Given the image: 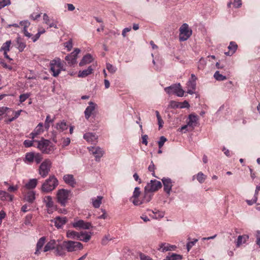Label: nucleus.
Listing matches in <instances>:
<instances>
[{"instance_id":"32","label":"nucleus","mask_w":260,"mask_h":260,"mask_svg":"<svg viewBox=\"0 0 260 260\" xmlns=\"http://www.w3.org/2000/svg\"><path fill=\"white\" fill-rule=\"evenodd\" d=\"M17 48L20 52H22L26 47L25 43L24 42L20 37L17 38Z\"/></svg>"},{"instance_id":"22","label":"nucleus","mask_w":260,"mask_h":260,"mask_svg":"<svg viewBox=\"0 0 260 260\" xmlns=\"http://www.w3.org/2000/svg\"><path fill=\"white\" fill-rule=\"evenodd\" d=\"M67 222V219L66 217H60L58 216L54 219V225L57 229L61 228Z\"/></svg>"},{"instance_id":"44","label":"nucleus","mask_w":260,"mask_h":260,"mask_svg":"<svg viewBox=\"0 0 260 260\" xmlns=\"http://www.w3.org/2000/svg\"><path fill=\"white\" fill-rule=\"evenodd\" d=\"M198 240L197 239H194L193 241L188 242L186 244V248L187 251L188 252L190 249L192 248L193 246L195 245V244L198 242Z\"/></svg>"},{"instance_id":"26","label":"nucleus","mask_w":260,"mask_h":260,"mask_svg":"<svg viewBox=\"0 0 260 260\" xmlns=\"http://www.w3.org/2000/svg\"><path fill=\"white\" fill-rule=\"evenodd\" d=\"M188 119L189 121L187 122L188 125L189 126H191L193 128L196 126L197 123L198 117L197 115L194 114H190L189 115Z\"/></svg>"},{"instance_id":"27","label":"nucleus","mask_w":260,"mask_h":260,"mask_svg":"<svg viewBox=\"0 0 260 260\" xmlns=\"http://www.w3.org/2000/svg\"><path fill=\"white\" fill-rule=\"evenodd\" d=\"M35 153L28 152L25 154L23 161L27 164H32L34 161Z\"/></svg>"},{"instance_id":"53","label":"nucleus","mask_w":260,"mask_h":260,"mask_svg":"<svg viewBox=\"0 0 260 260\" xmlns=\"http://www.w3.org/2000/svg\"><path fill=\"white\" fill-rule=\"evenodd\" d=\"M148 169L150 172H152V176L156 177V176L155 175V173H154L155 166L152 161H151V164L149 165V166L148 167Z\"/></svg>"},{"instance_id":"2","label":"nucleus","mask_w":260,"mask_h":260,"mask_svg":"<svg viewBox=\"0 0 260 260\" xmlns=\"http://www.w3.org/2000/svg\"><path fill=\"white\" fill-rule=\"evenodd\" d=\"M54 249V254L56 256H64L65 252L62 250V247L61 244H57L56 241L55 240H51L48 242L43 248V252H46L48 251Z\"/></svg>"},{"instance_id":"6","label":"nucleus","mask_w":260,"mask_h":260,"mask_svg":"<svg viewBox=\"0 0 260 260\" xmlns=\"http://www.w3.org/2000/svg\"><path fill=\"white\" fill-rule=\"evenodd\" d=\"M165 91L169 94H175L178 96L182 97L184 95V91L181 87L180 83L174 84L165 88Z\"/></svg>"},{"instance_id":"33","label":"nucleus","mask_w":260,"mask_h":260,"mask_svg":"<svg viewBox=\"0 0 260 260\" xmlns=\"http://www.w3.org/2000/svg\"><path fill=\"white\" fill-rule=\"evenodd\" d=\"M248 236L246 235L239 236L236 243L237 247H239L242 243H245L246 241L248 239Z\"/></svg>"},{"instance_id":"19","label":"nucleus","mask_w":260,"mask_h":260,"mask_svg":"<svg viewBox=\"0 0 260 260\" xmlns=\"http://www.w3.org/2000/svg\"><path fill=\"white\" fill-rule=\"evenodd\" d=\"M83 138L88 142L95 144L98 142V136L92 133H87L83 136Z\"/></svg>"},{"instance_id":"16","label":"nucleus","mask_w":260,"mask_h":260,"mask_svg":"<svg viewBox=\"0 0 260 260\" xmlns=\"http://www.w3.org/2000/svg\"><path fill=\"white\" fill-rule=\"evenodd\" d=\"M176 248V246L175 245L167 243H161L158 245L157 250L162 252H165L168 251L174 250Z\"/></svg>"},{"instance_id":"3","label":"nucleus","mask_w":260,"mask_h":260,"mask_svg":"<svg viewBox=\"0 0 260 260\" xmlns=\"http://www.w3.org/2000/svg\"><path fill=\"white\" fill-rule=\"evenodd\" d=\"M61 246L62 247V250L64 249L69 252L81 250L83 248L81 243L71 240L63 241Z\"/></svg>"},{"instance_id":"28","label":"nucleus","mask_w":260,"mask_h":260,"mask_svg":"<svg viewBox=\"0 0 260 260\" xmlns=\"http://www.w3.org/2000/svg\"><path fill=\"white\" fill-rule=\"evenodd\" d=\"M92 56L90 54H87L83 57L79 63V66H83L86 64L92 62Z\"/></svg>"},{"instance_id":"50","label":"nucleus","mask_w":260,"mask_h":260,"mask_svg":"<svg viewBox=\"0 0 260 260\" xmlns=\"http://www.w3.org/2000/svg\"><path fill=\"white\" fill-rule=\"evenodd\" d=\"M20 25L23 26V30H26L30 25V22L27 20L22 21L20 22Z\"/></svg>"},{"instance_id":"15","label":"nucleus","mask_w":260,"mask_h":260,"mask_svg":"<svg viewBox=\"0 0 260 260\" xmlns=\"http://www.w3.org/2000/svg\"><path fill=\"white\" fill-rule=\"evenodd\" d=\"M161 181L164 185V191L169 195L173 186L172 180L169 178H163Z\"/></svg>"},{"instance_id":"14","label":"nucleus","mask_w":260,"mask_h":260,"mask_svg":"<svg viewBox=\"0 0 260 260\" xmlns=\"http://www.w3.org/2000/svg\"><path fill=\"white\" fill-rule=\"evenodd\" d=\"M72 225L75 228H79L84 230H88L92 228L90 222H85L82 219L74 222L72 223Z\"/></svg>"},{"instance_id":"56","label":"nucleus","mask_w":260,"mask_h":260,"mask_svg":"<svg viewBox=\"0 0 260 260\" xmlns=\"http://www.w3.org/2000/svg\"><path fill=\"white\" fill-rule=\"evenodd\" d=\"M64 46L67 48L68 51H70L73 47L72 41L70 40L66 42Z\"/></svg>"},{"instance_id":"39","label":"nucleus","mask_w":260,"mask_h":260,"mask_svg":"<svg viewBox=\"0 0 260 260\" xmlns=\"http://www.w3.org/2000/svg\"><path fill=\"white\" fill-rule=\"evenodd\" d=\"M11 44V41H7L6 42L3 44L1 47V50H3L4 52H8L10 50V47Z\"/></svg>"},{"instance_id":"10","label":"nucleus","mask_w":260,"mask_h":260,"mask_svg":"<svg viewBox=\"0 0 260 260\" xmlns=\"http://www.w3.org/2000/svg\"><path fill=\"white\" fill-rule=\"evenodd\" d=\"M162 184L159 181L156 180H151L149 183H148L145 187L146 191L154 192L161 188Z\"/></svg>"},{"instance_id":"55","label":"nucleus","mask_w":260,"mask_h":260,"mask_svg":"<svg viewBox=\"0 0 260 260\" xmlns=\"http://www.w3.org/2000/svg\"><path fill=\"white\" fill-rule=\"evenodd\" d=\"M233 6L235 8H239L242 6V1L241 0H234V3H233Z\"/></svg>"},{"instance_id":"46","label":"nucleus","mask_w":260,"mask_h":260,"mask_svg":"<svg viewBox=\"0 0 260 260\" xmlns=\"http://www.w3.org/2000/svg\"><path fill=\"white\" fill-rule=\"evenodd\" d=\"M106 68L111 73H114L116 71V68L109 63L106 64Z\"/></svg>"},{"instance_id":"41","label":"nucleus","mask_w":260,"mask_h":260,"mask_svg":"<svg viewBox=\"0 0 260 260\" xmlns=\"http://www.w3.org/2000/svg\"><path fill=\"white\" fill-rule=\"evenodd\" d=\"M54 119H51L50 115H48L46 118L44 123L45 128L48 129L50 127V123H52Z\"/></svg>"},{"instance_id":"43","label":"nucleus","mask_w":260,"mask_h":260,"mask_svg":"<svg viewBox=\"0 0 260 260\" xmlns=\"http://www.w3.org/2000/svg\"><path fill=\"white\" fill-rule=\"evenodd\" d=\"M30 93H26L24 94H20L19 96V102L20 103L24 102L25 100H26L30 96Z\"/></svg>"},{"instance_id":"25","label":"nucleus","mask_w":260,"mask_h":260,"mask_svg":"<svg viewBox=\"0 0 260 260\" xmlns=\"http://www.w3.org/2000/svg\"><path fill=\"white\" fill-rule=\"evenodd\" d=\"M238 46L235 42H231L228 49H229V52H225V54L228 56L232 55L237 50Z\"/></svg>"},{"instance_id":"21","label":"nucleus","mask_w":260,"mask_h":260,"mask_svg":"<svg viewBox=\"0 0 260 260\" xmlns=\"http://www.w3.org/2000/svg\"><path fill=\"white\" fill-rule=\"evenodd\" d=\"M96 105L92 102H90L89 106L86 108L84 111L85 117L86 119H88L90 116L91 115L93 111L95 108Z\"/></svg>"},{"instance_id":"5","label":"nucleus","mask_w":260,"mask_h":260,"mask_svg":"<svg viewBox=\"0 0 260 260\" xmlns=\"http://www.w3.org/2000/svg\"><path fill=\"white\" fill-rule=\"evenodd\" d=\"M50 70L53 73L52 76L57 77L63 70V64L59 58H55L50 61Z\"/></svg>"},{"instance_id":"49","label":"nucleus","mask_w":260,"mask_h":260,"mask_svg":"<svg viewBox=\"0 0 260 260\" xmlns=\"http://www.w3.org/2000/svg\"><path fill=\"white\" fill-rule=\"evenodd\" d=\"M43 159V157L41 154L40 153H35V157L34 160L36 161L37 164H39L42 160Z\"/></svg>"},{"instance_id":"60","label":"nucleus","mask_w":260,"mask_h":260,"mask_svg":"<svg viewBox=\"0 0 260 260\" xmlns=\"http://www.w3.org/2000/svg\"><path fill=\"white\" fill-rule=\"evenodd\" d=\"M43 34V32H38L34 36L31 37V39L34 42H35L37 40H38L40 37L41 34Z\"/></svg>"},{"instance_id":"63","label":"nucleus","mask_w":260,"mask_h":260,"mask_svg":"<svg viewBox=\"0 0 260 260\" xmlns=\"http://www.w3.org/2000/svg\"><path fill=\"white\" fill-rule=\"evenodd\" d=\"M256 243L260 247V231H257L256 232Z\"/></svg>"},{"instance_id":"30","label":"nucleus","mask_w":260,"mask_h":260,"mask_svg":"<svg viewBox=\"0 0 260 260\" xmlns=\"http://www.w3.org/2000/svg\"><path fill=\"white\" fill-rule=\"evenodd\" d=\"M92 71L93 69L92 68L91 66H89L87 69L84 70L82 71H79L78 74V77L81 78L85 77L88 75L91 74L92 72Z\"/></svg>"},{"instance_id":"48","label":"nucleus","mask_w":260,"mask_h":260,"mask_svg":"<svg viewBox=\"0 0 260 260\" xmlns=\"http://www.w3.org/2000/svg\"><path fill=\"white\" fill-rule=\"evenodd\" d=\"M8 193L5 191L0 190V200L1 201H5L7 199Z\"/></svg>"},{"instance_id":"13","label":"nucleus","mask_w":260,"mask_h":260,"mask_svg":"<svg viewBox=\"0 0 260 260\" xmlns=\"http://www.w3.org/2000/svg\"><path fill=\"white\" fill-rule=\"evenodd\" d=\"M80 50L76 48L71 54L66 56L65 59L70 66L73 65L77 62V55L80 53Z\"/></svg>"},{"instance_id":"36","label":"nucleus","mask_w":260,"mask_h":260,"mask_svg":"<svg viewBox=\"0 0 260 260\" xmlns=\"http://www.w3.org/2000/svg\"><path fill=\"white\" fill-rule=\"evenodd\" d=\"M80 233L72 230H68L67 232V237L69 238L78 239Z\"/></svg>"},{"instance_id":"51","label":"nucleus","mask_w":260,"mask_h":260,"mask_svg":"<svg viewBox=\"0 0 260 260\" xmlns=\"http://www.w3.org/2000/svg\"><path fill=\"white\" fill-rule=\"evenodd\" d=\"M187 88H191L192 89H196V82L194 81H190L189 80L187 84Z\"/></svg>"},{"instance_id":"59","label":"nucleus","mask_w":260,"mask_h":260,"mask_svg":"<svg viewBox=\"0 0 260 260\" xmlns=\"http://www.w3.org/2000/svg\"><path fill=\"white\" fill-rule=\"evenodd\" d=\"M18 187H19L17 185L15 186L11 185L8 187V190L10 192H14L18 189Z\"/></svg>"},{"instance_id":"34","label":"nucleus","mask_w":260,"mask_h":260,"mask_svg":"<svg viewBox=\"0 0 260 260\" xmlns=\"http://www.w3.org/2000/svg\"><path fill=\"white\" fill-rule=\"evenodd\" d=\"M56 128L59 132H63V131L67 129L68 126L66 122L64 121H62L56 123Z\"/></svg>"},{"instance_id":"11","label":"nucleus","mask_w":260,"mask_h":260,"mask_svg":"<svg viewBox=\"0 0 260 260\" xmlns=\"http://www.w3.org/2000/svg\"><path fill=\"white\" fill-rule=\"evenodd\" d=\"M43 202L45 204L47 208V212L49 214L53 213L55 210V206L50 196H45L43 199Z\"/></svg>"},{"instance_id":"35","label":"nucleus","mask_w":260,"mask_h":260,"mask_svg":"<svg viewBox=\"0 0 260 260\" xmlns=\"http://www.w3.org/2000/svg\"><path fill=\"white\" fill-rule=\"evenodd\" d=\"M182 259V256L181 255L176 253H172L171 255L167 256L166 258L163 260H180Z\"/></svg>"},{"instance_id":"7","label":"nucleus","mask_w":260,"mask_h":260,"mask_svg":"<svg viewBox=\"0 0 260 260\" xmlns=\"http://www.w3.org/2000/svg\"><path fill=\"white\" fill-rule=\"evenodd\" d=\"M52 166V162L50 159H47L44 160L40 165L39 168V173L43 177H46L49 174Z\"/></svg>"},{"instance_id":"40","label":"nucleus","mask_w":260,"mask_h":260,"mask_svg":"<svg viewBox=\"0 0 260 260\" xmlns=\"http://www.w3.org/2000/svg\"><path fill=\"white\" fill-rule=\"evenodd\" d=\"M214 77L216 80L223 81L226 79L225 76H223L219 73V71H216L214 74Z\"/></svg>"},{"instance_id":"37","label":"nucleus","mask_w":260,"mask_h":260,"mask_svg":"<svg viewBox=\"0 0 260 260\" xmlns=\"http://www.w3.org/2000/svg\"><path fill=\"white\" fill-rule=\"evenodd\" d=\"M38 183V180L36 179H30L27 183L26 184L25 186L28 189H33L36 187Z\"/></svg>"},{"instance_id":"62","label":"nucleus","mask_w":260,"mask_h":260,"mask_svg":"<svg viewBox=\"0 0 260 260\" xmlns=\"http://www.w3.org/2000/svg\"><path fill=\"white\" fill-rule=\"evenodd\" d=\"M10 110V109L6 107H0V116L3 115L7 110Z\"/></svg>"},{"instance_id":"58","label":"nucleus","mask_w":260,"mask_h":260,"mask_svg":"<svg viewBox=\"0 0 260 260\" xmlns=\"http://www.w3.org/2000/svg\"><path fill=\"white\" fill-rule=\"evenodd\" d=\"M257 200V197L254 196V197L252 200H247L246 202L248 204V205H252L253 204L255 203L256 202Z\"/></svg>"},{"instance_id":"38","label":"nucleus","mask_w":260,"mask_h":260,"mask_svg":"<svg viewBox=\"0 0 260 260\" xmlns=\"http://www.w3.org/2000/svg\"><path fill=\"white\" fill-rule=\"evenodd\" d=\"M149 192H151L146 191L145 189L143 199L142 201H140V202H142V204H143L144 203L149 202L151 200L152 196L151 194H150Z\"/></svg>"},{"instance_id":"24","label":"nucleus","mask_w":260,"mask_h":260,"mask_svg":"<svg viewBox=\"0 0 260 260\" xmlns=\"http://www.w3.org/2000/svg\"><path fill=\"white\" fill-rule=\"evenodd\" d=\"M43 126V124L42 123H39V124L36 126L33 132L30 134L31 138L34 139L37 136L41 134L42 132H43L44 131Z\"/></svg>"},{"instance_id":"4","label":"nucleus","mask_w":260,"mask_h":260,"mask_svg":"<svg viewBox=\"0 0 260 260\" xmlns=\"http://www.w3.org/2000/svg\"><path fill=\"white\" fill-rule=\"evenodd\" d=\"M37 143V147L44 153L50 154L54 150V146L52 143L44 139L41 141H36Z\"/></svg>"},{"instance_id":"42","label":"nucleus","mask_w":260,"mask_h":260,"mask_svg":"<svg viewBox=\"0 0 260 260\" xmlns=\"http://www.w3.org/2000/svg\"><path fill=\"white\" fill-rule=\"evenodd\" d=\"M206 176L202 172H199L197 175V179L198 181L201 183H202L203 182H204V181L206 179Z\"/></svg>"},{"instance_id":"64","label":"nucleus","mask_w":260,"mask_h":260,"mask_svg":"<svg viewBox=\"0 0 260 260\" xmlns=\"http://www.w3.org/2000/svg\"><path fill=\"white\" fill-rule=\"evenodd\" d=\"M101 210H102V212H103V214H102V215H100V216H99L98 217V218H100V219H106V218H107V213H106V210H105L103 209H101Z\"/></svg>"},{"instance_id":"31","label":"nucleus","mask_w":260,"mask_h":260,"mask_svg":"<svg viewBox=\"0 0 260 260\" xmlns=\"http://www.w3.org/2000/svg\"><path fill=\"white\" fill-rule=\"evenodd\" d=\"M91 238V236L89 235L87 232H81L80 233L79 236L78 237V239L87 242H88Z\"/></svg>"},{"instance_id":"8","label":"nucleus","mask_w":260,"mask_h":260,"mask_svg":"<svg viewBox=\"0 0 260 260\" xmlns=\"http://www.w3.org/2000/svg\"><path fill=\"white\" fill-rule=\"evenodd\" d=\"M179 31V40L180 41H186L192 35V30L187 23L183 24L180 27Z\"/></svg>"},{"instance_id":"12","label":"nucleus","mask_w":260,"mask_h":260,"mask_svg":"<svg viewBox=\"0 0 260 260\" xmlns=\"http://www.w3.org/2000/svg\"><path fill=\"white\" fill-rule=\"evenodd\" d=\"M89 151L94 155L96 161H99L104 153V150L99 147L90 146L87 148Z\"/></svg>"},{"instance_id":"61","label":"nucleus","mask_w":260,"mask_h":260,"mask_svg":"<svg viewBox=\"0 0 260 260\" xmlns=\"http://www.w3.org/2000/svg\"><path fill=\"white\" fill-rule=\"evenodd\" d=\"M169 107L172 108H176L178 107V103L175 101H171L170 102Z\"/></svg>"},{"instance_id":"20","label":"nucleus","mask_w":260,"mask_h":260,"mask_svg":"<svg viewBox=\"0 0 260 260\" xmlns=\"http://www.w3.org/2000/svg\"><path fill=\"white\" fill-rule=\"evenodd\" d=\"M46 237H42L38 241L36 245V249L35 252V254L39 255L41 253V250L43 248V246L46 242Z\"/></svg>"},{"instance_id":"1","label":"nucleus","mask_w":260,"mask_h":260,"mask_svg":"<svg viewBox=\"0 0 260 260\" xmlns=\"http://www.w3.org/2000/svg\"><path fill=\"white\" fill-rule=\"evenodd\" d=\"M58 185V181L54 175L50 176L42 184L41 191L49 193L53 191Z\"/></svg>"},{"instance_id":"23","label":"nucleus","mask_w":260,"mask_h":260,"mask_svg":"<svg viewBox=\"0 0 260 260\" xmlns=\"http://www.w3.org/2000/svg\"><path fill=\"white\" fill-rule=\"evenodd\" d=\"M35 199V192L32 190L28 191L24 196V200L31 204L34 202Z\"/></svg>"},{"instance_id":"29","label":"nucleus","mask_w":260,"mask_h":260,"mask_svg":"<svg viewBox=\"0 0 260 260\" xmlns=\"http://www.w3.org/2000/svg\"><path fill=\"white\" fill-rule=\"evenodd\" d=\"M102 199L103 197L102 196H98L96 198H92L91 201L92 206L95 208H99L102 204Z\"/></svg>"},{"instance_id":"18","label":"nucleus","mask_w":260,"mask_h":260,"mask_svg":"<svg viewBox=\"0 0 260 260\" xmlns=\"http://www.w3.org/2000/svg\"><path fill=\"white\" fill-rule=\"evenodd\" d=\"M63 180L64 182L71 186L72 187H74L76 185V181L74 178V177L72 174H66L63 176Z\"/></svg>"},{"instance_id":"52","label":"nucleus","mask_w":260,"mask_h":260,"mask_svg":"<svg viewBox=\"0 0 260 260\" xmlns=\"http://www.w3.org/2000/svg\"><path fill=\"white\" fill-rule=\"evenodd\" d=\"M111 240V238L109 235H106L102 239L101 243L102 245H105L108 243V241H110Z\"/></svg>"},{"instance_id":"47","label":"nucleus","mask_w":260,"mask_h":260,"mask_svg":"<svg viewBox=\"0 0 260 260\" xmlns=\"http://www.w3.org/2000/svg\"><path fill=\"white\" fill-rule=\"evenodd\" d=\"M10 4V0H0V9L8 5H9Z\"/></svg>"},{"instance_id":"17","label":"nucleus","mask_w":260,"mask_h":260,"mask_svg":"<svg viewBox=\"0 0 260 260\" xmlns=\"http://www.w3.org/2000/svg\"><path fill=\"white\" fill-rule=\"evenodd\" d=\"M140 193V188L138 187H135L133 192V196L131 200H132V199H134V200L132 201L133 203L136 206L142 204V202H140V201L138 199V197H139Z\"/></svg>"},{"instance_id":"45","label":"nucleus","mask_w":260,"mask_h":260,"mask_svg":"<svg viewBox=\"0 0 260 260\" xmlns=\"http://www.w3.org/2000/svg\"><path fill=\"white\" fill-rule=\"evenodd\" d=\"M167 141L166 138L164 136H161L159 138V140L158 142V147L160 149L164 145V143Z\"/></svg>"},{"instance_id":"54","label":"nucleus","mask_w":260,"mask_h":260,"mask_svg":"<svg viewBox=\"0 0 260 260\" xmlns=\"http://www.w3.org/2000/svg\"><path fill=\"white\" fill-rule=\"evenodd\" d=\"M36 140L31 141L26 140L24 141L23 144L25 147H29L33 145V142H36Z\"/></svg>"},{"instance_id":"9","label":"nucleus","mask_w":260,"mask_h":260,"mask_svg":"<svg viewBox=\"0 0 260 260\" xmlns=\"http://www.w3.org/2000/svg\"><path fill=\"white\" fill-rule=\"evenodd\" d=\"M70 191L64 189H60L57 191L56 198L58 203L62 206H65L69 200Z\"/></svg>"},{"instance_id":"57","label":"nucleus","mask_w":260,"mask_h":260,"mask_svg":"<svg viewBox=\"0 0 260 260\" xmlns=\"http://www.w3.org/2000/svg\"><path fill=\"white\" fill-rule=\"evenodd\" d=\"M139 256L141 260H152V259L150 256L146 255L142 253H140Z\"/></svg>"}]
</instances>
